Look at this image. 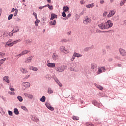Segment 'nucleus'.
<instances>
[{
	"mask_svg": "<svg viewBox=\"0 0 126 126\" xmlns=\"http://www.w3.org/2000/svg\"><path fill=\"white\" fill-rule=\"evenodd\" d=\"M67 67L65 65H62L61 66H57L55 67V70L58 71V72H63V71H64L67 68Z\"/></svg>",
	"mask_w": 126,
	"mask_h": 126,
	"instance_id": "nucleus-1",
	"label": "nucleus"
},
{
	"mask_svg": "<svg viewBox=\"0 0 126 126\" xmlns=\"http://www.w3.org/2000/svg\"><path fill=\"white\" fill-rule=\"evenodd\" d=\"M105 25L106 26V29H109V28H111L113 25V23H112V21L108 20L105 22Z\"/></svg>",
	"mask_w": 126,
	"mask_h": 126,
	"instance_id": "nucleus-2",
	"label": "nucleus"
},
{
	"mask_svg": "<svg viewBox=\"0 0 126 126\" xmlns=\"http://www.w3.org/2000/svg\"><path fill=\"white\" fill-rule=\"evenodd\" d=\"M92 104L94 105V106H95L96 107H98V108H100V107H102L103 105L101 103H99L96 100H94L92 101Z\"/></svg>",
	"mask_w": 126,
	"mask_h": 126,
	"instance_id": "nucleus-3",
	"label": "nucleus"
},
{
	"mask_svg": "<svg viewBox=\"0 0 126 126\" xmlns=\"http://www.w3.org/2000/svg\"><path fill=\"white\" fill-rule=\"evenodd\" d=\"M60 51L64 54H68V53H69V50H68V49H66L64 46L60 47Z\"/></svg>",
	"mask_w": 126,
	"mask_h": 126,
	"instance_id": "nucleus-4",
	"label": "nucleus"
},
{
	"mask_svg": "<svg viewBox=\"0 0 126 126\" xmlns=\"http://www.w3.org/2000/svg\"><path fill=\"white\" fill-rule=\"evenodd\" d=\"M98 27H99L100 29H101L102 30H105V29H107L105 23H101V24H98Z\"/></svg>",
	"mask_w": 126,
	"mask_h": 126,
	"instance_id": "nucleus-5",
	"label": "nucleus"
},
{
	"mask_svg": "<svg viewBox=\"0 0 126 126\" xmlns=\"http://www.w3.org/2000/svg\"><path fill=\"white\" fill-rule=\"evenodd\" d=\"M91 22V19L88 18V16H86V18L83 20L84 24H88L89 23H90Z\"/></svg>",
	"mask_w": 126,
	"mask_h": 126,
	"instance_id": "nucleus-6",
	"label": "nucleus"
},
{
	"mask_svg": "<svg viewBox=\"0 0 126 126\" xmlns=\"http://www.w3.org/2000/svg\"><path fill=\"white\" fill-rule=\"evenodd\" d=\"M45 106L46 107V108H47V109H48V110H50V111H54V110H55V109L54 108V107L51 106V104H50V103H45Z\"/></svg>",
	"mask_w": 126,
	"mask_h": 126,
	"instance_id": "nucleus-7",
	"label": "nucleus"
},
{
	"mask_svg": "<svg viewBox=\"0 0 126 126\" xmlns=\"http://www.w3.org/2000/svg\"><path fill=\"white\" fill-rule=\"evenodd\" d=\"M23 86H24L23 90H25L26 88H28V87H30V83L29 82H23Z\"/></svg>",
	"mask_w": 126,
	"mask_h": 126,
	"instance_id": "nucleus-8",
	"label": "nucleus"
},
{
	"mask_svg": "<svg viewBox=\"0 0 126 126\" xmlns=\"http://www.w3.org/2000/svg\"><path fill=\"white\" fill-rule=\"evenodd\" d=\"M119 53L121 56H126V50L124 49H123L122 48H120L119 49Z\"/></svg>",
	"mask_w": 126,
	"mask_h": 126,
	"instance_id": "nucleus-9",
	"label": "nucleus"
},
{
	"mask_svg": "<svg viewBox=\"0 0 126 126\" xmlns=\"http://www.w3.org/2000/svg\"><path fill=\"white\" fill-rule=\"evenodd\" d=\"M24 95L25 96H26L27 98H28V99H33V94H27L26 93L24 94Z\"/></svg>",
	"mask_w": 126,
	"mask_h": 126,
	"instance_id": "nucleus-10",
	"label": "nucleus"
},
{
	"mask_svg": "<svg viewBox=\"0 0 126 126\" xmlns=\"http://www.w3.org/2000/svg\"><path fill=\"white\" fill-rule=\"evenodd\" d=\"M31 119L33 122H35L36 123L39 122V120L36 117L35 115H32Z\"/></svg>",
	"mask_w": 126,
	"mask_h": 126,
	"instance_id": "nucleus-11",
	"label": "nucleus"
},
{
	"mask_svg": "<svg viewBox=\"0 0 126 126\" xmlns=\"http://www.w3.org/2000/svg\"><path fill=\"white\" fill-rule=\"evenodd\" d=\"M33 58V56H30L29 57H27L26 58V60L25 61V63H30L31 61H32V58Z\"/></svg>",
	"mask_w": 126,
	"mask_h": 126,
	"instance_id": "nucleus-12",
	"label": "nucleus"
},
{
	"mask_svg": "<svg viewBox=\"0 0 126 126\" xmlns=\"http://www.w3.org/2000/svg\"><path fill=\"white\" fill-rule=\"evenodd\" d=\"M47 66L48 67H50L51 68H53L56 66V64L55 63H48L47 64Z\"/></svg>",
	"mask_w": 126,
	"mask_h": 126,
	"instance_id": "nucleus-13",
	"label": "nucleus"
},
{
	"mask_svg": "<svg viewBox=\"0 0 126 126\" xmlns=\"http://www.w3.org/2000/svg\"><path fill=\"white\" fill-rule=\"evenodd\" d=\"M115 12L114 11H111L107 15V17H112L115 14Z\"/></svg>",
	"mask_w": 126,
	"mask_h": 126,
	"instance_id": "nucleus-14",
	"label": "nucleus"
},
{
	"mask_svg": "<svg viewBox=\"0 0 126 126\" xmlns=\"http://www.w3.org/2000/svg\"><path fill=\"white\" fill-rule=\"evenodd\" d=\"M20 71L22 72V73H27V72H28V71H27V69L25 68H21L20 69Z\"/></svg>",
	"mask_w": 126,
	"mask_h": 126,
	"instance_id": "nucleus-15",
	"label": "nucleus"
},
{
	"mask_svg": "<svg viewBox=\"0 0 126 126\" xmlns=\"http://www.w3.org/2000/svg\"><path fill=\"white\" fill-rule=\"evenodd\" d=\"M30 70H33V71H38V68L34 66H31L29 67Z\"/></svg>",
	"mask_w": 126,
	"mask_h": 126,
	"instance_id": "nucleus-16",
	"label": "nucleus"
},
{
	"mask_svg": "<svg viewBox=\"0 0 126 126\" xmlns=\"http://www.w3.org/2000/svg\"><path fill=\"white\" fill-rule=\"evenodd\" d=\"M57 15L56 14L52 13L51 14L50 20H54L55 18H57Z\"/></svg>",
	"mask_w": 126,
	"mask_h": 126,
	"instance_id": "nucleus-17",
	"label": "nucleus"
},
{
	"mask_svg": "<svg viewBox=\"0 0 126 126\" xmlns=\"http://www.w3.org/2000/svg\"><path fill=\"white\" fill-rule=\"evenodd\" d=\"M54 80L55 81H56L57 83H58V85H59L60 87H62V86H63V84H62V83L60 82V81H59V79H58V78H54Z\"/></svg>",
	"mask_w": 126,
	"mask_h": 126,
	"instance_id": "nucleus-18",
	"label": "nucleus"
},
{
	"mask_svg": "<svg viewBox=\"0 0 126 126\" xmlns=\"http://www.w3.org/2000/svg\"><path fill=\"white\" fill-rule=\"evenodd\" d=\"M63 11L65 12H67L69 10V7L68 6H64L63 8Z\"/></svg>",
	"mask_w": 126,
	"mask_h": 126,
	"instance_id": "nucleus-19",
	"label": "nucleus"
},
{
	"mask_svg": "<svg viewBox=\"0 0 126 126\" xmlns=\"http://www.w3.org/2000/svg\"><path fill=\"white\" fill-rule=\"evenodd\" d=\"M58 58H59V57L58 56V55L54 53L52 55V59L54 61H56V60H57V59H58Z\"/></svg>",
	"mask_w": 126,
	"mask_h": 126,
	"instance_id": "nucleus-20",
	"label": "nucleus"
},
{
	"mask_svg": "<svg viewBox=\"0 0 126 126\" xmlns=\"http://www.w3.org/2000/svg\"><path fill=\"white\" fill-rule=\"evenodd\" d=\"M94 5H95V4L92 3V4L87 5L86 6V7H87V8H92V7H93V6H94Z\"/></svg>",
	"mask_w": 126,
	"mask_h": 126,
	"instance_id": "nucleus-21",
	"label": "nucleus"
},
{
	"mask_svg": "<svg viewBox=\"0 0 126 126\" xmlns=\"http://www.w3.org/2000/svg\"><path fill=\"white\" fill-rule=\"evenodd\" d=\"M97 67V64L95 63H93L91 65V69H95Z\"/></svg>",
	"mask_w": 126,
	"mask_h": 126,
	"instance_id": "nucleus-22",
	"label": "nucleus"
},
{
	"mask_svg": "<svg viewBox=\"0 0 126 126\" xmlns=\"http://www.w3.org/2000/svg\"><path fill=\"white\" fill-rule=\"evenodd\" d=\"M9 77L8 76H5L3 77V80L4 81H6L7 83H9V79H8Z\"/></svg>",
	"mask_w": 126,
	"mask_h": 126,
	"instance_id": "nucleus-23",
	"label": "nucleus"
},
{
	"mask_svg": "<svg viewBox=\"0 0 126 126\" xmlns=\"http://www.w3.org/2000/svg\"><path fill=\"white\" fill-rule=\"evenodd\" d=\"M95 85L98 89H99V90H103V87L100 85H97V84H95Z\"/></svg>",
	"mask_w": 126,
	"mask_h": 126,
	"instance_id": "nucleus-24",
	"label": "nucleus"
},
{
	"mask_svg": "<svg viewBox=\"0 0 126 126\" xmlns=\"http://www.w3.org/2000/svg\"><path fill=\"white\" fill-rule=\"evenodd\" d=\"M50 25H56L57 24V21L56 20H52L49 22Z\"/></svg>",
	"mask_w": 126,
	"mask_h": 126,
	"instance_id": "nucleus-25",
	"label": "nucleus"
},
{
	"mask_svg": "<svg viewBox=\"0 0 126 126\" xmlns=\"http://www.w3.org/2000/svg\"><path fill=\"white\" fill-rule=\"evenodd\" d=\"M40 102H42V103H44V102H46V97L45 96H43L40 99Z\"/></svg>",
	"mask_w": 126,
	"mask_h": 126,
	"instance_id": "nucleus-26",
	"label": "nucleus"
},
{
	"mask_svg": "<svg viewBox=\"0 0 126 126\" xmlns=\"http://www.w3.org/2000/svg\"><path fill=\"white\" fill-rule=\"evenodd\" d=\"M93 48V45H92L91 47H86L84 48V51L85 52H87L88 51H89V50H91Z\"/></svg>",
	"mask_w": 126,
	"mask_h": 126,
	"instance_id": "nucleus-27",
	"label": "nucleus"
},
{
	"mask_svg": "<svg viewBox=\"0 0 126 126\" xmlns=\"http://www.w3.org/2000/svg\"><path fill=\"white\" fill-rule=\"evenodd\" d=\"M14 113L15 114V115H19V111H18V109L17 108L14 109Z\"/></svg>",
	"mask_w": 126,
	"mask_h": 126,
	"instance_id": "nucleus-28",
	"label": "nucleus"
},
{
	"mask_svg": "<svg viewBox=\"0 0 126 126\" xmlns=\"http://www.w3.org/2000/svg\"><path fill=\"white\" fill-rule=\"evenodd\" d=\"M30 51L29 50H24L21 53L22 55L23 56V55H26V54H28Z\"/></svg>",
	"mask_w": 126,
	"mask_h": 126,
	"instance_id": "nucleus-29",
	"label": "nucleus"
},
{
	"mask_svg": "<svg viewBox=\"0 0 126 126\" xmlns=\"http://www.w3.org/2000/svg\"><path fill=\"white\" fill-rule=\"evenodd\" d=\"M14 33H15L14 32H13V30H12L11 32H8L7 35H8V36H10V37H12Z\"/></svg>",
	"mask_w": 126,
	"mask_h": 126,
	"instance_id": "nucleus-30",
	"label": "nucleus"
},
{
	"mask_svg": "<svg viewBox=\"0 0 126 126\" xmlns=\"http://www.w3.org/2000/svg\"><path fill=\"white\" fill-rule=\"evenodd\" d=\"M13 30L14 32L16 33V32H18V31H19V28L17 26L15 27Z\"/></svg>",
	"mask_w": 126,
	"mask_h": 126,
	"instance_id": "nucleus-31",
	"label": "nucleus"
},
{
	"mask_svg": "<svg viewBox=\"0 0 126 126\" xmlns=\"http://www.w3.org/2000/svg\"><path fill=\"white\" fill-rule=\"evenodd\" d=\"M74 54H75V56L77 57V58H80L81 57H82V55H81L79 53L74 52Z\"/></svg>",
	"mask_w": 126,
	"mask_h": 126,
	"instance_id": "nucleus-32",
	"label": "nucleus"
},
{
	"mask_svg": "<svg viewBox=\"0 0 126 126\" xmlns=\"http://www.w3.org/2000/svg\"><path fill=\"white\" fill-rule=\"evenodd\" d=\"M72 119H73V120H74V121H78V120H79V117H78V116H72Z\"/></svg>",
	"mask_w": 126,
	"mask_h": 126,
	"instance_id": "nucleus-33",
	"label": "nucleus"
},
{
	"mask_svg": "<svg viewBox=\"0 0 126 126\" xmlns=\"http://www.w3.org/2000/svg\"><path fill=\"white\" fill-rule=\"evenodd\" d=\"M45 78H46V79H48V80H51V76L50 75V74H46L45 76Z\"/></svg>",
	"mask_w": 126,
	"mask_h": 126,
	"instance_id": "nucleus-34",
	"label": "nucleus"
},
{
	"mask_svg": "<svg viewBox=\"0 0 126 126\" xmlns=\"http://www.w3.org/2000/svg\"><path fill=\"white\" fill-rule=\"evenodd\" d=\"M21 109H22V110H24V111H25V112H28V109H27V108H26V107L24 106H22Z\"/></svg>",
	"mask_w": 126,
	"mask_h": 126,
	"instance_id": "nucleus-35",
	"label": "nucleus"
},
{
	"mask_svg": "<svg viewBox=\"0 0 126 126\" xmlns=\"http://www.w3.org/2000/svg\"><path fill=\"white\" fill-rule=\"evenodd\" d=\"M123 1H121V2H120V6H123V5H124V4H125V3H126V0H123Z\"/></svg>",
	"mask_w": 126,
	"mask_h": 126,
	"instance_id": "nucleus-36",
	"label": "nucleus"
},
{
	"mask_svg": "<svg viewBox=\"0 0 126 126\" xmlns=\"http://www.w3.org/2000/svg\"><path fill=\"white\" fill-rule=\"evenodd\" d=\"M17 99L19 101V102H22V101H23V98H22V97L20 96H18L17 97Z\"/></svg>",
	"mask_w": 126,
	"mask_h": 126,
	"instance_id": "nucleus-37",
	"label": "nucleus"
},
{
	"mask_svg": "<svg viewBox=\"0 0 126 126\" xmlns=\"http://www.w3.org/2000/svg\"><path fill=\"white\" fill-rule=\"evenodd\" d=\"M13 17V14H11L8 17V20H11V19H12Z\"/></svg>",
	"mask_w": 126,
	"mask_h": 126,
	"instance_id": "nucleus-38",
	"label": "nucleus"
},
{
	"mask_svg": "<svg viewBox=\"0 0 126 126\" xmlns=\"http://www.w3.org/2000/svg\"><path fill=\"white\" fill-rule=\"evenodd\" d=\"M13 42H11V43H6V46L7 47V46H8V47H12V46H13Z\"/></svg>",
	"mask_w": 126,
	"mask_h": 126,
	"instance_id": "nucleus-39",
	"label": "nucleus"
},
{
	"mask_svg": "<svg viewBox=\"0 0 126 126\" xmlns=\"http://www.w3.org/2000/svg\"><path fill=\"white\" fill-rule=\"evenodd\" d=\"M48 93H49V94H52V93H53V91L52 90V88H48Z\"/></svg>",
	"mask_w": 126,
	"mask_h": 126,
	"instance_id": "nucleus-40",
	"label": "nucleus"
},
{
	"mask_svg": "<svg viewBox=\"0 0 126 126\" xmlns=\"http://www.w3.org/2000/svg\"><path fill=\"white\" fill-rule=\"evenodd\" d=\"M103 72L102 69L99 67L98 68V71L97 72V74H101Z\"/></svg>",
	"mask_w": 126,
	"mask_h": 126,
	"instance_id": "nucleus-41",
	"label": "nucleus"
},
{
	"mask_svg": "<svg viewBox=\"0 0 126 126\" xmlns=\"http://www.w3.org/2000/svg\"><path fill=\"white\" fill-rule=\"evenodd\" d=\"M96 33H104V31H101L100 30L97 29L96 31Z\"/></svg>",
	"mask_w": 126,
	"mask_h": 126,
	"instance_id": "nucleus-42",
	"label": "nucleus"
},
{
	"mask_svg": "<svg viewBox=\"0 0 126 126\" xmlns=\"http://www.w3.org/2000/svg\"><path fill=\"white\" fill-rule=\"evenodd\" d=\"M9 116H13V112L10 110L8 111Z\"/></svg>",
	"mask_w": 126,
	"mask_h": 126,
	"instance_id": "nucleus-43",
	"label": "nucleus"
},
{
	"mask_svg": "<svg viewBox=\"0 0 126 126\" xmlns=\"http://www.w3.org/2000/svg\"><path fill=\"white\" fill-rule=\"evenodd\" d=\"M66 12L63 11L62 13V16L63 17H66V14L65 13Z\"/></svg>",
	"mask_w": 126,
	"mask_h": 126,
	"instance_id": "nucleus-44",
	"label": "nucleus"
},
{
	"mask_svg": "<svg viewBox=\"0 0 126 126\" xmlns=\"http://www.w3.org/2000/svg\"><path fill=\"white\" fill-rule=\"evenodd\" d=\"M86 126H94V125H93L91 123H86Z\"/></svg>",
	"mask_w": 126,
	"mask_h": 126,
	"instance_id": "nucleus-45",
	"label": "nucleus"
},
{
	"mask_svg": "<svg viewBox=\"0 0 126 126\" xmlns=\"http://www.w3.org/2000/svg\"><path fill=\"white\" fill-rule=\"evenodd\" d=\"M17 13H18V10L17 9H15V11L14 14V16H17Z\"/></svg>",
	"mask_w": 126,
	"mask_h": 126,
	"instance_id": "nucleus-46",
	"label": "nucleus"
},
{
	"mask_svg": "<svg viewBox=\"0 0 126 126\" xmlns=\"http://www.w3.org/2000/svg\"><path fill=\"white\" fill-rule=\"evenodd\" d=\"M62 42L63 43H66V42H68V40H67L66 39H63L62 40Z\"/></svg>",
	"mask_w": 126,
	"mask_h": 126,
	"instance_id": "nucleus-47",
	"label": "nucleus"
},
{
	"mask_svg": "<svg viewBox=\"0 0 126 126\" xmlns=\"http://www.w3.org/2000/svg\"><path fill=\"white\" fill-rule=\"evenodd\" d=\"M0 98H1V99H2V100H3V101H4V102H7V100H6V98L4 97L3 96H0Z\"/></svg>",
	"mask_w": 126,
	"mask_h": 126,
	"instance_id": "nucleus-48",
	"label": "nucleus"
},
{
	"mask_svg": "<svg viewBox=\"0 0 126 126\" xmlns=\"http://www.w3.org/2000/svg\"><path fill=\"white\" fill-rule=\"evenodd\" d=\"M100 68L103 72L105 71V70H106V67H100Z\"/></svg>",
	"mask_w": 126,
	"mask_h": 126,
	"instance_id": "nucleus-49",
	"label": "nucleus"
},
{
	"mask_svg": "<svg viewBox=\"0 0 126 126\" xmlns=\"http://www.w3.org/2000/svg\"><path fill=\"white\" fill-rule=\"evenodd\" d=\"M8 94H10V95H14V94H15V93H14V92L9 91Z\"/></svg>",
	"mask_w": 126,
	"mask_h": 126,
	"instance_id": "nucleus-50",
	"label": "nucleus"
},
{
	"mask_svg": "<svg viewBox=\"0 0 126 126\" xmlns=\"http://www.w3.org/2000/svg\"><path fill=\"white\" fill-rule=\"evenodd\" d=\"M27 43H28L29 45H31V44H32V41H30V40H27Z\"/></svg>",
	"mask_w": 126,
	"mask_h": 126,
	"instance_id": "nucleus-51",
	"label": "nucleus"
},
{
	"mask_svg": "<svg viewBox=\"0 0 126 126\" xmlns=\"http://www.w3.org/2000/svg\"><path fill=\"white\" fill-rule=\"evenodd\" d=\"M30 75H26L25 77L23 78V79H28V78L30 77Z\"/></svg>",
	"mask_w": 126,
	"mask_h": 126,
	"instance_id": "nucleus-52",
	"label": "nucleus"
},
{
	"mask_svg": "<svg viewBox=\"0 0 126 126\" xmlns=\"http://www.w3.org/2000/svg\"><path fill=\"white\" fill-rule=\"evenodd\" d=\"M71 34H72V32H71V31H69V32H67V34L68 36H71Z\"/></svg>",
	"mask_w": 126,
	"mask_h": 126,
	"instance_id": "nucleus-53",
	"label": "nucleus"
},
{
	"mask_svg": "<svg viewBox=\"0 0 126 126\" xmlns=\"http://www.w3.org/2000/svg\"><path fill=\"white\" fill-rule=\"evenodd\" d=\"M100 3L101 4H104V3H105V1L104 0H100Z\"/></svg>",
	"mask_w": 126,
	"mask_h": 126,
	"instance_id": "nucleus-54",
	"label": "nucleus"
},
{
	"mask_svg": "<svg viewBox=\"0 0 126 126\" xmlns=\"http://www.w3.org/2000/svg\"><path fill=\"white\" fill-rule=\"evenodd\" d=\"M33 15L36 19H38V17H37V13H36V12H33Z\"/></svg>",
	"mask_w": 126,
	"mask_h": 126,
	"instance_id": "nucleus-55",
	"label": "nucleus"
},
{
	"mask_svg": "<svg viewBox=\"0 0 126 126\" xmlns=\"http://www.w3.org/2000/svg\"><path fill=\"white\" fill-rule=\"evenodd\" d=\"M70 16H71V14L69 13L67 15V16H66V18H67V19H68V18H69Z\"/></svg>",
	"mask_w": 126,
	"mask_h": 126,
	"instance_id": "nucleus-56",
	"label": "nucleus"
},
{
	"mask_svg": "<svg viewBox=\"0 0 126 126\" xmlns=\"http://www.w3.org/2000/svg\"><path fill=\"white\" fill-rule=\"evenodd\" d=\"M18 42H19V40H18L13 41L12 43H13V45H14V44H17V43H18Z\"/></svg>",
	"mask_w": 126,
	"mask_h": 126,
	"instance_id": "nucleus-57",
	"label": "nucleus"
},
{
	"mask_svg": "<svg viewBox=\"0 0 126 126\" xmlns=\"http://www.w3.org/2000/svg\"><path fill=\"white\" fill-rule=\"evenodd\" d=\"M9 89H10V90H11V91H14V90H15L14 88H12V87H11V86H10Z\"/></svg>",
	"mask_w": 126,
	"mask_h": 126,
	"instance_id": "nucleus-58",
	"label": "nucleus"
},
{
	"mask_svg": "<svg viewBox=\"0 0 126 126\" xmlns=\"http://www.w3.org/2000/svg\"><path fill=\"white\" fill-rule=\"evenodd\" d=\"M21 56H23V55H22V54L21 53L19 54L18 55H16V57L20 58V57H21Z\"/></svg>",
	"mask_w": 126,
	"mask_h": 126,
	"instance_id": "nucleus-59",
	"label": "nucleus"
},
{
	"mask_svg": "<svg viewBox=\"0 0 126 126\" xmlns=\"http://www.w3.org/2000/svg\"><path fill=\"white\" fill-rule=\"evenodd\" d=\"M36 19V21H35V23H37V24L39 23L40 20H38V19Z\"/></svg>",
	"mask_w": 126,
	"mask_h": 126,
	"instance_id": "nucleus-60",
	"label": "nucleus"
},
{
	"mask_svg": "<svg viewBox=\"0 0 126 126\" xmlns=\"http://www.w3.org/2000/svg\"><path fill=\"white\" fill-rule=\"evenodd\" d=\"M108 13V12H104L103 14V16H107V14Z\"/></svg>",
	"mask_w": 126,
	"mask_h": 126,
	"instance_id": "nucleus-61",
	"label": "nucleus"
},
{
	"mask_svg": "<svg viewBox=\"0 0 126 126\" xmlns=\"http://www.w3.org/2000/svg\"><path fill=\"white\" fill-rule=\"evenodd\" d=\"M48 8L50 10H53V6H48Z\"/></svg>",
	"mask_w": 126,
	"mask_h": 126,
	"instance_id": "nucleus-62",
	"label": "nucleus"
},
{
	"mask_svg": "<svg viewBox=\"0 0 126 126\" xmlns=\"http://www.w3.org/2000/svg\"><path fill=\"white\" fill-rule=\"evenodd\" d=\"M6 54L5 53H2V55H1L2 58H4V56H5Z\"/></svg>",
	"mask_w": 126,
	"mask_h": 126,
	"instance_id": "nucleus-63",
	"label": "nucleus"
},
{
	"mask_svg": "<svg viewBox=\"0 0 126 126\" xmlns=\"http://www.w3.org/2000/svg\"><path fill=\"white\" fill-rule=\"evenodd\" d=\"M70 70H71V71H74V70H75L74 68L70 67Z\"/></svg>",
	"mask_w": 126,
	"mask_h": 126,
	"instance_id": "nucleus-64",
	"label": "nucleus"
}]
</instances>
